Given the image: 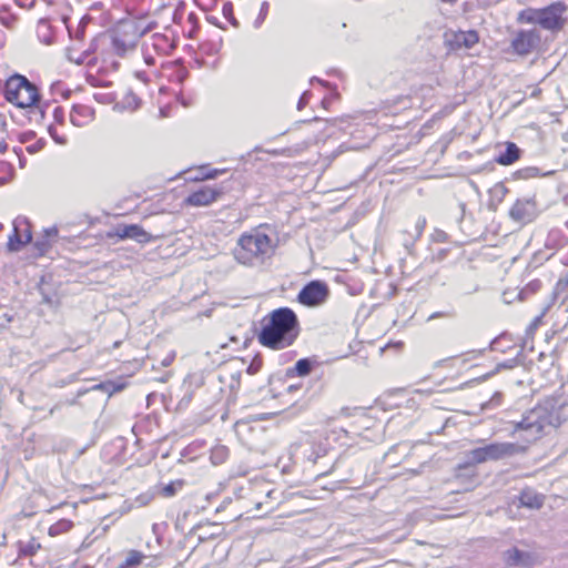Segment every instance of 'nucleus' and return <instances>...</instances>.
Returning a JSON list of instances; mask_svg holds the SVG:
<instances>
[{
  "label": "nucleus",
  "mask_w": 568,
  "mask_h": 568,
  "mask_svg": "<svg viewBox=\"0 0 568 568\" xmlns=\"http://www.w3.org/2000/svg\"><path fill=\"white\" fill-rule=\"evenodd\" d=\"M258 342L271 349H283L294 344L301 333L295 312L290 307H280L267 314L261 322Z\"/></svg>",
  "instance_id": "obj_1"
},
{
  "label": "nucleus",
  "mask_w": 568,
  "mask_h": 568,
  "mask_svg": "<svg viewBox=\"0 0 568 568\" xmlns=\"http://www.w3.org/2000/svg\"><path fill=\"white\" fill-rule=\"evenodd\" d=\"M3 97L20 109H27L30 119L41 122L45 118L49 102H41L38 87L24 75L16 73L4 83Z\"/></svg>",
  "instance_id": "obj_2"
},
{
  "label": "nucleus",
  "mask_w": 568,
  "mask_h": 568,
  "mask_svg": "<svg viewBox=\"0 0 568 568\" xmlns=\"http://www.w3.org/2000/svg\"><path fill=\"white\" fill-rule=\"evenodd\" d=\"M560 406L555 398H548L530 409L520 422L516 424V430L528 433L527 440H536L546 427L556 428L561 424Z\"/></svg>",
  "instance_id": "obj_3"
},
{
  "label": "nucleus",
  "mask_w": 568,
  "mask_h": 568,
  "mask_svg": "<svg viewBox=\"0 0 568 568\" xmlns=\"http://www.w3.org/2000/svg\"><path fill=\"white\" fill-rule=\"evenodd\" d=\"M525 452L526 447L517 443H490L467 452L465 454V460L458 465V468L463 469L474 467L486 462L503 460L524 454Z\"/></svg>",
  "instance_id": "obj_4"
},
{
  "label": "nucleus",
  "mask_w": 568,
  "mask_h": 568,
  "mask_svg": "<svg viewBox=\"0 0 568 568\" xmlns=\"http://www.w3.org/2000/svg\"><path fill=\"white\" fill-rule=\"evenodd\" d=\"M273 245L271 237L260 231L243 234L237 241L233 251L234 258L244 265H253L256 261H263L272 253Z\"/></svg>",
  "instance_id": "obj_5"
},
{
  "label": "nucleus",
  "mask_w": 568,
  "mask_h": 568,
  "mask_svg": "<svg viewBox=\"0 0 568 568\" xmlns=\"http://www.w3.org/2000/svg\"><path fill=\"white\" fill-rule=\"evenodd\" d=\"M152 30V24L143 26L142 21H121L112 37V47L119 57H123L128 50L133 49L140 38Z\"/></svg>",
  "instance_id": "obj_6"
},
{
  "label": "nucleus",
  "mask_w": 568,
  "mask_h": 568,
  "mask_svg": "<svg viewBox=\"0 0 568 568\" xmlns=\"http://www.w3.org/2000/svg\"><path fill=\"white\" fill-rule=\"evenodd\" d=\"M541 43V36L537 29L519 30L515 33L510 47L515 53L526 57L534 52Z\"/></svg>",
  "instance_id": "obj_7"
},
{
  "label": "nucleus",
  "mask_w": 568,
  "mask_h": 568,
  "mask_svg": "<svg viewBox=\"0 0 568 568\" xmlns=\"http://www.w3.org/2000/svg\"><path fill=\"white\" fill-rule=\"evenodd\" d=\"M508 214L510 220L524 225L532 222L539 214L536 197L528 196L516 200Z\"/></svg>",
  "instance_id": "obj_8"
},
{
  "label": "nucleus",
  "mask_w": 568,
  "mask_h": 568,
  "mask_svg": "<svg viewBox=\"0 0 568 568\" xmlns=\"http://www.w3.org/2000/svg\"><path fill=\"white\" fill-rule=\"evenodd\" d=\"M327 297V284L315 280L303 286L297 295V301L305 306H317L323 304Z\"/></svg>",
  "instance_id": "obj_9"
},
{
  "label": "nucleus",
  "mask_w": 568,
  "mask_h": 568,
  "mask_svg": "<svg viewBox=\"0 0 568 568\" xmlns=\"http://www.w3.org/2000/svg\"><path fill=\"white\" fill-rule=\"evenodd\" d=\"M566 7L561 2H554L539 9V26L546 30H560L564 26L562 13Z\"/></svg>",
  "instance_id": "obj_10"
},
{
  "label": "nucleus",
  "mask_w": 568,
  "mask_h": 568,
  "mask_svg": "<svg viewBox=\"0 0 568 568\" xmlns=\"http://www.w3.org/2000/svg\"><path fill=\"white\" fill-rule=\"evenodd\" d=\"M478 41L479 37L475 30L457 32L452 31L445 33V45L449 50H459L462 48L469 49L474 47Z\"/></svg>",
  "instance_id": "obj_11"
},
{
  "label": "nucleus",
  "mask_w": 568,
  "mask_h": 568,
  "mask_svg": "<svg viewBox=\"0 0 568 568\" xmlns=\"http://www.w3.org/2000/svg\"><path fill=\"white\" fill-rule=\"evenodd\" d=\"M222 193L223 192L221 189L203 186L197 191L189 194L184 202L190 206H207L215 202L222 195Z\"/></svg>",
  "instance_id": "obj_12"
},
{
  "label": "nucleus",
  "mask_w": 568,
  "mask_h": 568,
  "mask_svg": "<svg viewBox=\"0 0 568 568\" xmlns=\"http://www.w3.org/2000/svg\"><path fill=\"white\" fill-rule=\"evenodd\" d=\"M115 235L120 239H131L138 243H149L152 235L138 224L119 225Z\"/></svg>",
  "instance_id": "obj_13"
},
{
  "label": "nucleus",
  "mask_w": 568,
  "mask_h": 568,
  "mask_svg": "<svg viewBox=\"0 0 568 568\" xmlns=\"http://www.w3.org/2000/svg\"><path fill=\"white\" fill-rule=\"evenodd\" d=\"M318 365L316 357H304L298 359L294 366L286 369V377H305Z\"/></svg>",
  "instance_id": "obj_14"
},
{
  "label": "nucleus",
  "mask_w": 568,
  "mask_h": 568,
  "mask_svg": "<svg viewBox=\"0 0 568 568\" xmlns=\"http://www.w3.org/2000/svg\"><path fill=\"white\" fill-rule=\"evenodd\" d=\"M93 116L92 108L84 104H74L70 112V122L78 128L84 126Z\"/></svg>",
  "instance_id": "obj_15"
},
{
  "label": "nucleus",
  "mask_w": 568,
  "mask_h": 568,
  "mask_svg": "<svg viewBox=\"0 0 568 568\" xmlns=\"http://www.w3.org/2000/svg\"><path fill=\"white\" fill-rule=\"evenodd\" d=\"M519 505L529 509H539L544 505V496L536 493L532 488L526 487L518 497Z\"/></svg>",
  "instance_id": "obj_16"
},
{
  "label": "nucleus",
  "mask_w": 568,
  "mask_h": 568,
  "mask_svg": "<svg viewBox=\"0 0 568 568\" xmlns=\"http://www.w3.org/2000/svg\"><path fill=\"white\" fill-rule=\"evenodd\" d=\"M13 233L9 236V241L7 243L8 251L10 252H19L26 244L30 243L32 240L31 230L28 227L24 230V237L18 232L17 221L13 224Z\"/></svg>",
  "instance_id": "obj_17"
},
{
  "label": "nucleus",
  "mask_w": 568,
  "mask_h": 568,
  "mask_svg": "<svg viewBox=\"0 0 568 568\" xmlns=\"http://www.w3.org/2000/svg\"><path fill=\"white\" fill-rule=\"evenodd\" d=\"M521 150L514 142H507L506 149L501 151L496 158L495 162L500 165H510L520 159Z\"/></svg>",
  "instance_id": "obj_18"
},
{
  "label": "nucleus",
  "mask_w": 568,
  "mask_h": 568,
  "mask_svg": "<svg viewBox=\"0 0 568 568\" xmlns=\"http://www.w3.org/2000/svg\"><path fill=\"white\" fill-rule=\"evenodd\" d=\"M509 190L506 187V185L503 182L496 183L490 190H489V201L487 203V206L490 211H497L499 204L504 201L505 196Z\"/></svg>",
  "instance_id": "obj_19"
},
{
  "label": "nucleus",
  "mask_w": 568,
  "mask_h": 568,
  "mask_svg": "<svg viewBox=\"0 0 568 568\" xmlns=\"http://www.w3.org/2000/svg\"><path fill=\"white\" fill-rule=\"evenodd\" d=\"M505 561L509 566H528L530 556L528 552L519 550L516 547H513L505 551L504 554Z\"/></svg>",
  "instance_id": "obj_20"
},
{
  "label": "nucleus",
  "mask_w": 568,
  "mask_h": 568,
  "mask_svg": "<svg viewBox=\"0 0 568 568\" xmlns=\"http://www.w3.org/2000/svg\"><path fill=\"white\" fill-rule=\"evenodd\" d=\"M125 383L124 382H116V381H105V382H101L99 384H95L92 386V390H102L104 393H106L109 396L118 393V392H121L125 388Z\"/></svg>",
  "instance_id": "obj_21"
},
{
  "label": "nucleus",
  "mask_w": 568,
  "mask_h": 568,
  "mask_svg": "<svg viewBox=\"0 0 568 568\" xmlns=\"http://www.w3.org/2000/svg\"><path fill=\"white\" fill-rule=\"evenodd\" d=\"M38 37L41 42L45 44L53 43V36L51 32V26L45 19H41L37 28Z\"/></svg>",
  "instance_id": "obj_22"
},
{
  "label": "nucleus",
  "mask_w": 568,
  "mask_h": 568,
  "mask_svg": "<svg viewBox=\"0 0 568 568\" xmlns=\"http://www.w3.org/2000/svg\"><path fill=\"white\" fill-rule=\"evenodd\" d=\"M230 455V450L224 445H216L211 449L210 459L213 465L223 464Z\"/></svg>",
  "instance_id": "obj_23"
},
{
  "label": "nucleus",
  "mask_w": 568,
  "mask_h": 568,
  "mask_svg": "<svg viewBox=\"0 0 568 568\" xmlns=\"http://www.w3.org/2000/svg\"><path fill=\"white\" fill-rule=\"evenodd\" d=\"M204 384V376L202 373H190L186 375V377L183 381V388L192 389L194 390L196 388H200Z\"/></svg>",
  "instance_id": "obj_24"
},
{
  "label": "nucleus",
  "mask_w": 568,
  "mask_h": 568,
  "mask_svg": "<svg viewBox=\"0 0 568 568\" xmlns=\"http://www.w3.org/2000/svg\"><path fill=\"white\" fill-rule=\"evenodd\" d=\"M72 526H73L72 521H70L68 519H61L50 526L49 535L54 537L60 534L67 532L68 530H70L72 528Z\"/></svg>",
  "instance_id": "obj_25"
},
{
  "label": "nucleus",
  "mask_w": 568,
  "mask_h": 568,
  "mask_svg": "<svg viewBox=\"0 0 568 568\" xmlns=\"http://www.w3.org/2000/svg\"><path fill=\"white\" fill-rule=\"evenodd\" d=\"M518 365H519L518 356H516V357H514V358H510V359H507V361H505V362L498 363V364L496 365L495 369H494V371H491V372H489V373H487V374L483 377V379H487V378H489V377L494 376L495 374H497V373H498L499 371H501V369H511V368H514V367H516V366H518Z\"/></svg>",
  "instance_id": "obj_26"
},
{
  "label": "nucleus",
  "mask_w": 568,
  "mask_h": 568,
  "mask_svg": "<svg viewBox=\"0 0 568 568\" xmlns=\"http://www.w3.org/2000/svg\"><path fill=\"white\" fill-rule=\"evenodd\" d=\"M539 9H525L519 12L518 21L539 24Z\"/></svg>",
  "instance_id": "obj_27"
},
{
  "label": "nucleus",
  "mask_w": 568,
  "mask_h": 568,
  "mask_svg": "<svg viewBox=\"0 0 568 568\" xmlns=\"http://www.w3.org/2000/svg\"><path fill=\"white\" fill-rule=\"evenodd\" d=\"M541 287V282L539 280H534L528 283L518 294L520 300H525L528 295L535 294Z\"/></svg>",
  "instance_id": "obj_28"
},
{
  "label": "nucleus",
  "mask_w": 568,
  "mask_h": 568,
  "mask_svg": "<svg viewBox=\"0 0 568 568\" xmlns=\"http://www.w3.org/2000/svg\"><path fill=\"white\" fill-rule=\"evenodd\" d=\"M40 548V544L31 540L27 544H21L19 546V556H33L37 550Z\"/></svg>",
  "instance_id": "obj_29"
},
{
  "label": "nucleus",
  "mask_w": 568,
  "mask_h": 568,
  "mask_svg": "<svg viewBox=\"0 0 568 568\" xmlns=\"http://www.w3.org/2000/svg\"><path fill=\"white\" fill-rule=\"evenodd\" d=\"M212 526H215L214 524H209V525H199L197 527L194 528V534L195 532H199L197 534V539L200 542H203L205 540H209L211 538H213L215 536V532H210L207 531V528L212 527Z\"/></svg>",
  "instance_id": "obj_30"
},
{
  "label": "nucleus",
  "mask_w": 568,
  "mask_h": 568,
  "mask_svg": "<svg viewBox=\"0 0 568 568\" xmlns=\"http://www.w3.org/2000/svg\"><path fill=\"white\" fill-rule=\"evenodd\" d=\"M539 175V169L536 166H528L516 171L515 176L517 179H531Z\"/></svg>",
  "instance_id": "obj_31"
},
{
  "label": "nucleus",
  "mask_w": 568,
  "mask_h": 568,
  "mask_svg": "<svg viewBox=\"0 0 568 568\" xmlns=\"http://www.w3.org/2000/svg\"><path fill=\"white\" fill-rule=\"evenodd\" d=\"M182 487V480L171 481L161 488V494L164 497H172L176 494L178 489Z\"/></svg>",
  "instance_id": "obj_32"
},
{
  "label": "nucleus",
  "mask_w": 568,
  "mask_h": 568,
  "mask_svg": "<svg viewBox=\"0 0 568 568\" xmlns=\"http://www.w3.org/2000/svg\"><path fill=\"white\" fill-rule=\"evenodd\" d=\"M270 4L267 1H263L260 8V12L257 18L255 19L253 26L255 29H258L263 22L265 21L267 13H268Z\"/></svg>",
  "instance_id": "obj_33"
},
{
  "label": "nucleus",
  "mask_w": 568,
  "mask_h": 568,
  "mask_svg": "<svg viewBox=\"0 0 568 568\" xmlns=\"http://www.w3.org/2000/svg\"><path fill=\"white\" fill-rule=\"evenodd\" d=\"M34 247L37 248L38 251V254L40 256L42 255H45L50 247H51V243L48 239H45L43 235L41 237H39L36 242H34Z\"/></svg>",
  "instance_id": "obj_34"
},
{
  "label": "nucleus",
  "mask_w": 568,
  "mask_h": 568,
  "mask_svg": "<svg viewBox=\"0 0 568 568\" xmlns=\"http://www.w3.org/2000/svg\"><path fill=\"white\" fill-rule=\"evenodd\" d=\"M222 12L224 18L234 27H239V21L233 14V4L231 2H225L222 8Z\"/></svg>",
  "instance_id": "obj_35"
},
{
  "label": "nucleus",
  "mask_w": 568,
  "mask_h": 568,
  "mask_svg": "<svg viewBox=\"0 0 568 568\" xmlns=\"http://www.w3.org/2000/svg\"><path fill=\"white\" fill-rule=\"evenodd\" d=\"M325 455H326V449L325 448H322L321 446L312 445L311 446V452H310V454L306 455V458L310 462L316 463L318 458H321V457H323Z\"/></svg>",
  "instance_id": "obj_36"
},
{
  "label": "nucleus",
  "mask_w": 568,
  "mask_h": 568,
  "mask_svg": "<svg viewBox=\"0 0 568 568\" xmlns=\"http://www.w3.org/2000/svg\"><path fill=\"white\" fill-rule=\"evenodd\" d=\"M50 90L53 95L60 94L64 99H68L71 93V91L69 89L63 88V83L61 81H57V82L52 83Z\"/></svg>",
  "instance_id": "obj_37"
},
{
  "label": "nucleus",
  "mask_w": 568,
  "mask_h": 568,
  "mask_svg": "<svg viewBox=\"0 0 568 568\" xmlns=\"http://www.w3.org/2000/svg\"><path fill=\"white\" fill-rule=\"evenodd\" d=\"M262 358L256 355L250 363V365L246 367V373L250 374V375H254L256 374L261 367H262Z\"/></svg>",
  "instance_id": "obj_38"
},
{
  "label": "nucleus",
  "mask_w": 568,
  "mask_h": 568,
  "mask_svg": "<svg viewBox=\"0 0 568 568\" xmlns=\"http://www.w3.org/2000/svg\"><path fill=\"white\" fill-rule=\"evenodd\" d=\"M224 172H225V170L202 168V175H201L200 180L215 179L219 174L224 173ZM195 179L199 180V178H195Z\"/></svg>",
  "instance_id": "obj_39"
},
{
  "label": "nucleus",
  "mask_w": 568,
  "mask_h": 568,
  "mask_svg": "<svg viewBox=\"0 0 568 568\" xmlns=\"http://www.w3.org/2000/svg\"><path fill=\"white\" fill-rule=\"evenodd\" d=\"M48 132L55 143L61 145L67 143V138L64 135H60L57 131V128L53 124H50L48 126Z\"/></svg>",
  "instance_id": "obj_40"
},
{
  "label": "nucleus",
  "mask_w": 568,
  "mask_h": 568,
  "mask_svg": "<svg viewBox=\"0 0 568 568\" xmlns=\"http://www.w3.org/2000/svg\"><path fill=\"white\" fill-rule=\"evenodd\" d=\"M123 102L125 108H131L132 110H135L140 105V99L133 93H129Z\"/></svg>",
  "instance_id": "obj_41"
},
{
  "label": "nucleus",
  "mask_w": 568,
  "mask_h": 568,
  "mask_svg": "<svg viewBox=\"0 0 568 568\" xmlns=\"http://www.w3.org/2000/svg\"><path fill=\"white\" fill-rule=\"evenodd\" d=\"M425 224H426V220L425 219H419L415 225V232L414 234L412 235V242H410V245H414L416 240L422 235L423 233V230L425 227Z\"/></svg>",
  "instance_id": "obj_42"
},
{
  "label": "nucleus",
  "mask_w": 568,
  "mask_h": 568,
  "mask_svg": "<svg viewBox=\"0 0 568 568\" xmlns=\"http://www.w3.org/2000/svg\"><path fill=\"white\" fill-rule=\"evenodd\" d=\"M184 389H185V393L178 404L179 409L186 408L193 398L194 393L192 392V389H190V390L186 388H184Z\"/></svg>",
  "instance_id": "obj_43"
},
{
  "label": "nucleus",
  "mask_w": 568,
  "mask_h": 568,
  "mask_svg": "<svg viewBox=\"0 0 568 568\" xmlns=\"http://www.w3.org/2000/svg\"><path fill=\"white\" fill-rule=\"evenodd\" d=\"M241 375H242L241 371H236V372H233L230 374L231 382H230L229 386L232 392H235L236 389H239Z\"/></svg>",
  "instance_id": "obj_44"
},
{
  "label": "nucleus",
  "mask_w": 568,
  "mask_h": 568,
  "mask_svg": "<svg viewBox=\"0 0 568 568\" xmlns=\"http://www.w3.org/2000/svg\"><path fill=\"white\" fill-rule=\"evenodd\" d=\"M440 317H446V318L455 317V311L453 308H450V310H447V311L435 312V313L429 315L428 321H432V320H435V318H440Z\"/></svg>",
  "instance_id": "obj_45"
},
{
  "label": "nucleus",
  "mask_w": 568,
  "mask_h": 568,
  "mask_svg": "<svg viewBox=\"0 0 568 568\" xmlns=\"http://www.w3.org/2000/svg\"><path fill=\"white\" fill-rule=\"evenodd\" d=\"M42 303L49 305L50 307H57L59 305L58 300H55L52 295L41 291Z\"/></svg>",
  "instance_id": "obj_46"
},
{
  "label": "nucleus",
  "mask_w": 568,
  "mask_h": 568,
  "mask_svg": "<svg viewBox=\"0 0 568 568\" xmlns=\"http://www.w3.org/2000/svg\"><path fill=\"white\" fill-rule=\"evenodd\" d=\"M501 396V393H495L490 400L483 405V408H494L500 405Z\"/></svg>",
  "instance_id": "obj_47"
},
{
  "label": "nucleus",
  "mask_w": 568,
  "mask_h": 568,
  "mask_svg": "<svg viewBox=\"0 0 568 568\" xmlns=\"http://www.w3.org/2000/svg\"><path fill=\"white\" fill-rule=\"evenodd\" d=\"M90 20V17L85 16L81 19L79 26H78V30H77V39H82L84 37V29H85V26L88 23V21Z\"/></svg>",
  "instance_id": "obj_48"
},
{
  "label": "nucleus",
  "mask_w": 568,
  "mask_h": 568,
  "mask_svg": "<svg viewBox=\"0 0 568 568\" xmlns=\"http://www.w3.org/2000/svg\"><path fill=\"white\" fill-rule=\"evenodd\" d=\"M551 304H552V303L550 302V303H549V304L544 308L542 313H541L539 316L535 317V320L530 323V325H529V327H528V329H529V331H532V329H535V328H537V327H538V325H539V323H540V321H541V317H542V316L548 312V310H549V307H550V305H551Z\"/></svg>",
  "instance_id": "obj_49"
},
{
  "label": "nucleus",
  "mask_w": 568,
  "mask_h": 568,
  "mask_svg": "<svg viewBox=\"0 0 568 568\" xmlns=\"http://www.w3.org/2000/svg\"><path fill=\"white\" fill-rule=\"evenodd\" d=\"M43 146H44V141L43 140H39L36 143L28 145L26 148V150L30 154H34V153L39 152L40 150H42Z\"/></svg>",
  "instance_id": "obj_50"
},
{
  "label": "nucleus",
  "mask_w": 568,
  "mask_h": 568,
  "mask_svg": "<svg viewBox=\"0 0 568 568\" xmlns=\"http://www.w3.org/2000/svg\"><path fill=\"white\" fill-rule=\"evenodd\" d=\"M310 98H311V92L307 90V91H304L302 93V95L300 97V100L297 102V109L298 110H302L303 108L306 106V104L308 103L310 101Z\"/></svg>",
  "instance_id": "obj_51"
},
{
  "label": "nucleus",
  "mask_w": 568,
  "mask_h": 568,
  "mask_svg": "<svg viewBox=\"0 0 568 568\" xmlns=\"http://www.w3.org/2000/svg\"><path fill=\"white\" fill-rule=\"evenodd\" d=\"M54 121L59 124H63L64 122V110L61 106H57L53 110Z\"/></svg>",
  "instance_id": "obj_52"
},
{
  "label": "nucleus",
  "mask_w": 568,
  "mask_h": 568,
  "mask_svg": "<svg viewBox=\"0 0 568 568\" xmlns=\"http://www.w3.org/2000/svg\"><path fill=\"white\" fill-rule=\"evenodd\" d=\"M58 229L55 226L48 227L43 231V236L49 241L58 236Z\"/></svg>",
  "instance_id": "obj_53"
},
{
  "label": "nucleus",
  "mask_w": 568,
  "mask_h": 568,
  "mask_svg": "<svg viewBox=\"0 0 568 568\" xmlns=\"http://www.w3.org/2000/svg\"><path fill=\"white\" fill-rule=\"evenodd\" d=\"M90 50H91V49H89V50H87V51L82 52V53H81V55H80V57H78L77 59H74V58H72V57H69V60H70V61H72V62H74V63H77V64H79V65H81V64H83V63H84L85 58H87V57L89 55V53H90Z\"/></svg>",
  "instance_id": "obj_54"
},
{
  "label": "nucleus",
  "mask_w": 568,
  "mask_h": 568,
  "mask_svg": "<svg viewBox=\"0 0 568 568\" xmlns=\"http://www.w3.org/2000/svg\"><path fill=\"white\" fill-rule=\"evenodd\" d=\"M88 390H80L77 395V397L72 398V399H68L65 400V404L69 405V406H73L78 403V397H80L81 395H83L84 393H87Z\"/></svg>",
  "instance_id": "obj_55"
},
{
  "label": "nucleus",
  "mask_w": 568,
  "mask_h": 568,
  "mask_svg": "<svg viewBox=\"0 0 568 568\" xmlns=\"http://www.w3.org/2000/svg\"><path fill=\"white\" fill-rule=\"evenodd\" d=\"M152 499V495H141L139 498H138V501L141 504V505H146L150 503V500Z\"/></svg>",
  "instance_id": "obj_56"
},
{
  "label": "nucleus",
  "mask_w": 568,
  "mask_h": 568,
  "mask_svg": "<svg viewBox=\"0 0 568 568\" xmlns=\"http://www.w3.org/2000/svg\"><path fill=\"white\" fill-rule=\"evenodd\" d=\"M277 495H278L277 490L271 489V490L267 491L266 497L272 499V500H274L275 503H277V499H278Z\"/></svg>",
  "instance_id": "obj_57"
},
{
  "label": "nucleus",
  "mask_w": 568,
  "mask_h": 568,
  "mask_svg": "<svg viewBox=\"0 0 568 568\" xmlns=\"http://www.w3.org/2000/svg\"><path fill=\"white\" fill-rule=\"evenodd\" d=\"M173 358H174V355H173V354H172V355L166 356V357L162 361V365H163L164 367L170 366V365H171V363L173 362Z\"/></svg>",
  "instance_id": "obj_58"
},
{
  "label": "nucleus",
  "mask_w": 568,
  "mask_h": 568,
  "mask_svg": "<svg viewBox=\"0 0 568 568\" xmlns=\"http://www.w3.org/2000/svg\"><path fill=\"white\" fill-rule=\"evenodd\" d=\"M311 83H314V82H317L324 87H328V82L327 81H324L317 77H313L311 80H310Z\"/></svg>",
  "instance_id": "obj_59"
},
{
  "label": "nucleus",
  "mask_w": 568,
  "mask_h": 568,
  "mask_svg": "<svg viewBox=\"0 0 568 568\" xmlns=\"http://www.w3.org/2000/svg\"><path fill=\"white\" fill-rule=\"evenodd\" d=\"M311 83H314V82H317L324 87H328V82L327 81H324L317 77H313L311 80H310Z\"/></svg>",
  "instance_id": "obj_60"
},
{
  "label": "nucleus",
  "mask_w": 568,
  "mask_h": 568,
  "mask_svg": "<svg viewBox=\"0 0 568 568\" xmlns=\"http://www.w3.org/2000/svg\"><path fill=\"white\" fill-rule=\"evenodd\" d=\"M342 463H343L342 460L336 462V463L332 466V468H331L328 471L322 473V474H320L317 477H321V476H324V475H326V474H328V473H331V471H334L335 469H337V468H338V466H339Z\"/></svg>",
  "instance_id": "obj_61"
},
{
  "label": "nucleus",
  "mask_w": 568,
  "mask_h": 568,
  "mask_svg": "<svg viewBox=\"0 0 568 568\" xmlns=\"http://www.w3.org/2000/svg\"><path fill=\"white\" fill-rule=\"evenodd\" d=\"M412 235H413V234H409V239H405V240L403 241L404 246H405L407 250H410V248L414 246V245H410V242H412Z\"/></svg>",
  "instance_id": "obj_62"
},
{
  "label": "nucleus",
  "mask_w": 568,
  "mask_h": 568,
  "mask_svg": "<svg viewBox=\"0 0 568 568\" xmlns=\"http://www.w3.org/2000/svg\"><path fill=\"white\" fill-rule=\"evenodd\" d=\"M501 337V335L499 337H496L491 341L490 343V349H496V344L498 343L499 338Z\"/></svg>",
  "instance_id": "obj_63"
},
{
  "label": "nucleus",
  "mask_w": 568,
  "mask_h": 568,
  "mask_svg": "<svg viewBox=\"0 0 568 568\" xmlns=\"http://www.w3.org/2000/svg\"><path fill=\"white\" fill-rule=\"evenodd\" d=\"M7 148H8L7 143L4 141H1L0 142V153L6 152Z\"/></svg>",
  "instance_id": "obj_64"
}]
</instances>
